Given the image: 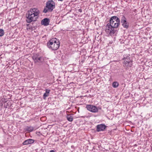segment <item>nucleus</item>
Here are the masks:
<instances>
[{"mask_svg": "<svg viewBox=\"0 0 152 152\" xmlns=\"http://www.w3.org/2000/svg\"><path fill=\"white\" fill-rule=\"evenodd\" d=\"M120 25V19L116 16H112L110 18L109 23L106 26L105 31L107 34L113 35L116 31L115 29L118 27Z\"/></svg>", "mask_w": 152, "mask_h": 152, "instance_id": "nucleus-1", "label": "nucleus"}, {"mask_svg": "<svg viewBox=\"0 0 152 152\" xmlns=\"http://www.w3.org/2000/svg\"><path fill=\"white\" fill-rule=\"evenodd\" d=\"M60 45V43L56 38H53L49 40L47 43V46L50 50H57Z\"/></svg>", "mask_w": 152, "mask_h": 152, "instance_id": "nucleus-2", "label": "nucleus"}, {"mask_svg": "<svg viewBox=\"0 0 152 152\" xmlns=\"http://www.w3.org/2000/svg\"><path fill=\"white\" fill-rule=\"evenodd\" d=\"M55 4L52 0L48 1L46 3V6L43 12L46 13L48 12H52L55 8Z\"/></svg>", "mask_w": 152, "mask_h": 152, "instance_id": "nucleus-3", "label": "nucleus"}, {"mask_svg": "<svg viewBox=\"0 0 152 152\" xmlns=\"http://www.w3.org/2000/svg\"><path fill=\"white\" fill-rule=\"evenodd\" d=\"M37 17L28 10L26 14V21L27 23H30L32 21H35L37 18Z\"/></svg>", "mask_w": 152, "mask_h": 152, "instance_id": "nucleus-4", "label": "nucleus"}, {"mask_svg": "<svg viewBox=\"0 0 152 152\" xmlns=\"http://www.w3.org/2000/svg\"><path fill=\"white\" fill-rule=\"evenodd\" d=\"M130 55L126 54L124 55L123 59L124 60V64L127 67H130L132 66V61L130 59Z\"/></svg>", "mask_w": 152, "mask_h": 152, "instance_id": "nucleus-5", "label": "nucleus"}, {"mask_svg": "<svg viewBox=\"0 0 152 152\" xmlns=\"http://www.w3.org/2000/svg\"><path fill=\"white\" fill-rule=\"evenodd\" d=\"M32 58L35 63H42L45 61V58L40 56L39 54H34L32 56Z\"/></svg>", "mask_w": 152, "mask_h": 152, "instance_id": "nucleus-6", "label": "nucleus"}, {"mask_svg": "<svg viewBox=\"0 0 152 152\" xmlns=\"http://www.w3.org/2000/svg\"><path fill=\"white\" fill-rule=\"evenodd\" d=\"M86 108L88 110L94 113H96L98 112V109L95 106L89 104L86 105Z\"/></svg>", "mask_w": 152, "mask_h": 152, "instance_id": "nucleus-7", "label": "nucleus"}, {"mask_svg": "<svg viewBox=\"0 0 152 152\" xmlns=\"http://www.w3.org/2000/svg\"><path fill=\"white\" fill-rule=\"evenodd\" d=\"M121 22L123 27L126 29H127L129 27V24L127 22L126 18L125 17L122 15L121 19Z\"/></svg>", "mask_w": 152, "mask_h": 152, "instance_id": "nucleus-8", "label": "nucleus"}, {"mask_svg": "<svg viewBox=\"0 0 152 152\" xmlns=\"http://www.w3.org/2000/svg\"><path fill=\"white\" fill-rule=\"evenodd\" d=\"M28 10L31 12L32 13H33V15L37 17V18H38V16L40 13L39 9L35 8H31Z\"/></svg>", "mask_w": 152, "mask_h": 152, "instance_id": "nucleus-9", "label": "nucleus"}, {"mask_svg": "<svg viewBox=\"0 0 152 152\" xmlns=\"http://www.w3.org/2000/svg\"><path fill=\"white\" fill-rule=\"evenodd\" d=\"M107 127V126L104 124L98 125L96 126V131L99 132L104 131Z\"/></svg>", "mask_w": 152, "mask_h": 152, "instance_id": "nucleus-10", "label": "nucleus"}, {"mask_svg": "<svg viewBox=\"0 0 152 152\" xmlns=\"http://www.w3.org/2000/svg\"><path fill=\"white\" fill-rule=\"evenodd\" d=\"M50 23V19L48 18H45L41 21V24L44 26H47Z\"/></svg>", "mask_w": 152, "mask_h": 152, "instance_id": "nucleus-11", "label": "nucleus"}, {"mask_svg": "<svg viewBox=\"0 0 152 152\" xmlns=\"http://www.w3.org/2000/svg\"><path fill=\"white\" fill-rule=\"evenodd\" d=\"M34 142V140L32 139H28L24 141L23 144V145H27L33 143Z\"/></svg>", "mask_w": 152, "mask_h": 152, "instance_id": "nucleus-12", "label": "nucleus"}, {"mask_svg": "<svg viewBox=\"0 0 152 152\" xmlns=\"http://www.w3.org/2000/svg\"><path fill=\"white\" fill-rule=\"evenodd\" d=\"M45 91V93L44 94L43 96V98L44 99H45L46 97H48L49 96V94L50 91V90L48 89H46Z\"/></svg>", "mask_w": 152, "mask_h": 152, "instance_id": "nucleus-13", "label": "nucleus"}, {"mask_svg": "<svg viewBox=\"0 0 152 152\" xmlns=\"http://www.w3.org/2000/svg\"><path fill=\"white\" fill-rule=\"evenodd\" d=\"M34 130V128L33 127L30 126H27L26 128V131L28 132H32Z\"/></svg>", "mask_w": 152, "mask_h": 152, "instance_id": "nucleus-14", "label": "nucleus"}, {"mask_svg": "<svg viewBox=\"0 0 152 152\" xmlns=\"http://www.w3.org/2000/svg\"><path fill=\"white\" fill-rule=\"evenodd\" d=\"M67 120L69 121H73V118L71 115H67L66 117Z\"/></svg>", "mask_w": 152, "mask_h": 152, "instance_id": "nucleus-15", "label": "nucleus"}, {"mask_svg": "<svg viewBox=\"0 0 152 152\" xmlns=\"http://www.w3.org/2000/svg\"><path fill=\"white\" fill-rule=\"evenodd\" d=\"M119 85L118 83L117 82H114L113 83L112 86L115 88H117Z\"/></svg>", "mask_w": 152, "mask_h": 152, "instance_id": "nucleus-16", "label": "nucleus"}, {"mask_svg": "<svg viewBox=\"0 0 152 152\" xmlns=\"http://www.w3.org/2000/svg\"><path fill=\"white\" fill-rule=\"evenodd\" d=\"M4 34V30L3 29H0V37L3 36Z\"/></svg>", "mask_w": 152, "mask_h": 152, "instance_id": "nucleus-17", "label": "nucleus"}, {"mask_svg": "<svg viewBox=\"0 0 152 152\" xmlns=\"http://www.w3.org/2000/svg\"><path fill=\"white\" fill-rule=\"evenodd\" d=\"M82 9H78V12H82Z\"/></svg>", "mask_w": 152, "mask_h": 152, "instance_id": "nucleus-18", "label": "nucleus"}, {"mask_svg": "<svg viewBox=\"0 0 152 152\" xmlns=\"http://www.w3.org/2000/svg\"><path fill=\"white\" fill-rule=\"evenodd\" d=\"M50 152H55L53 150H52L50 151Z\"/></svg>", "mask_w": 152, "mask_h": 152, "instance_id": "nucleus-19", "label": "nucleus"}, {"mask_svg": "<svg viewBox=\"0 0 152 152\" xmlns=\"http://www.w3.org/2000/svg\"><path fill=\"white\" fill-rule=\"evenodd\" d=\"M58 1H62L63 0H58Z\"/></svg>", "mask_w": 152, "mask_h": 152, "instance_id": "nucleus-20", "label": "nucleus"}]
</instances>
